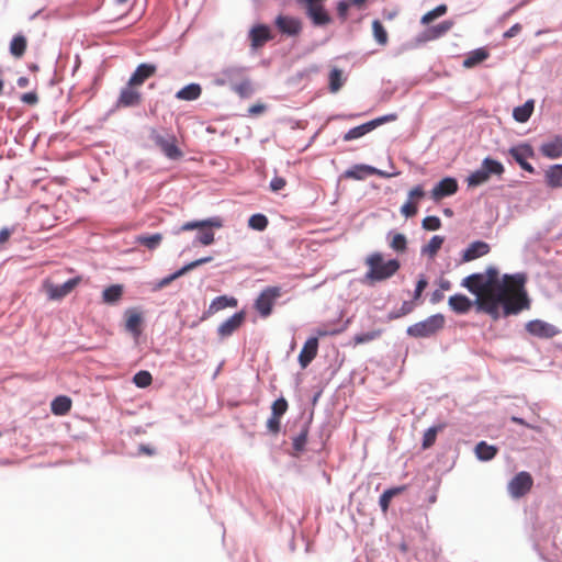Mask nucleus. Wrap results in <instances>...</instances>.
<instances>
[{
  "instance_id": "1",
  "label": "nucleus",
  "mask_w": 562,
  "mask_h": 562,
  "mask_svg": "<svg viewBox=\"0 0 562 562\" xmlns=\"http://www.w3.org/2000/svg\"><path fill=\"white\" fill-rule=\"evenodd\" d=\"M525 281L522 274L501 277L497 268L488 267L484 272L472 273L461 282L475 295L474 301L464 294H454L449 297L448 304L457 314H467L475 305L477 312L490 315L494 321L502 315H516L530 307Z\"/></svg>"
},
{
  "instance_id": "2",
  "label": "nucleus",
  "mask_w": 562,
  "mask_h": 562,
  "mask_svg": "<svg viewBox=\"0 0 562 562\" xmlns=\"http://www.w3.org/2000/svg\"><path fill=\"white\" fill-rule=\"evenodd\" d=\"M368 270L364 274V281L369 284L385 281L392 278L401 268L397 259L384 260L381 252H373L364 261Z\"/></svg>"
},
{
  "instance_id": "3",
  "label": "nucleus",
  "mask_w": 562,
  "mask_h": 562,
  "mask_svg": "<svg viewBox=\"0 0 562 562\" xmlns=\"http://www.w3.org/2000/svg\"><path fill=\"white\" fill-rule=\"evenodd\" d=\"M222 226V218L215 216L203 221L187 222L181 226V231L196 229V241L203 246H209L214 243V231Z\"/></svg>"
},
{
  "instance_id": "4",
  "label": "nucleus",
  "mask_w": 562,
  "mask_h": 562,
  "mask_svg": "<svg viewBox=\"0 0 562 562\" xmlns=\"http://www.w3.org/2000/svg\"><path fill=\"white\" fill-rule=\"evenodd\" d=\"M445 316L435 314L407 327L406 333L413 338H429L438 334L445 327Z\"/></svg>"
},
{
  "instance_id": "5",
  "label": "nucleus",
  "mask_w": 562,
  "mask_h": 562,
  "mask_svg": "<svg viewBox=\"0 0 562 562\" xmlns=\"http://www.w3.org/2000/svg\"><path fill=\"white\" fill-rule=\"evenodd\" d=\"M150 139L160 148L164 155L172 160H178L183 157L182 150L177 145V137L173 134L164 136L156 130L150 132Z\"/></svg>"
},
{
  "instance_id": "6",
  "label": "nucleus",
  "mask_w": 562,
  "mask_h": 562,
  "mask_svg": "<svg viewBox=\"0 0 562 562\" xmlns=\"http://www.w3.org/2000/svg\"><path fill=\"white\" fill-rule=\"evenodd\" d=\"M282 295L280 286H268L261 291L255 301V308L261 317L266 318L272 313L276 301Z\"/></svg>"
},
{
  "instance_id": "7",
  "label": "nucleus",
  "mask_w": 562,
  "mask_h": 562,
  "mask_svg": "<svg viewBox=\"0 0 562 562\" xmlns=\"http://www.w3.org/2000/svg\"><path fill=\"white\" fill-rule=\"evenodd\" d=\"M533 485V479L529 472L517 473L508 483V492L514 498H520L528 494Z\"/></svg>"
},
{
  "instance_id": "8",
  "label": "nucleus",
  "mask_w": 562,
  "mask_h": 562,
  "mask_svg": "<svg viewBox=\"0 0 562 562\" xmlns=\"http://www.w3.org/2000/svg\"><path fill=\"white\" fill-rule=\"evenodd\" d=\"M525 328L531 336L542 339H550L560 334V329L557 326L542 319L529 321Z\"/></svg>"
},
{
  "instance_id": "9",
  "label": "nucleus",
  "mask_w": 562,
  "mask_h": 562,
  "mask_svg": "<svg viewBox=\"0 0 562 562\" xmlns=\"http://www.w3.org/2000/svg\"><path fill=\"white\" fill-rule=\"evenodd\" d=\"M80 282V278H72L66 281L65 283L57 285L46 280L43 284L44 290L49 300L56 301L68 295Z\"/></svg>"
},
{
  "instance_id": "10",
  "label": "nucleus",
  "mask_w": 562,
  "mask_h": 562,
  "mask_svg": "<svg viewBox=\"0 0 562 562\" xmlns=\"http://www.w3.org/2000/svg\"><path fill=\"white\" fill-rule=\"evenodd\" d=\"M278 31L286 36H299L302 33L303 24L299 18L279 14L274 20Z\"/></svg>"
},
{
  "instance_id": "11",
  "label": "nucleus",
  "mask_w": 562,
  "mask_h": 562,
  "mask_svg": "<svg viewBox=\"0 0 562 562\" xmlns=\"http://www.w3.org/2000/svg\"><path fill=\"white\" fill-rule=\"evenodd\" d=\"M509 155L515 159V161L529 173L535 172V168L527 161L528 158L535 157V151L531 145L529 144H520L518 146H514L508 150Z\"/></svg>"
},
{
  "instance_id": "12",
  "label": "nucleus",
  "mask_w": 562,
  "mask_h": 562,
  "mask_svg": "<svg viewBox=\"0 0 562 562\" xmlns=\"http://www.w3.org/2000/svg\"><path fill=\"white\" fill-rule=\"evenodd\" d=\"M458 191V182L454 178L447 177L440 180L430 191L434 201H440Z\"/></svg>"
},
{
  "instance_id": "13",
  "label": "nucleus",
  "mask_w": 562,
  "mask_h": 562,
  "mask_svg": "<svg viewBox=\"0 0 562 562\" xmlns=\"http://www.w3.org/2000/svg\"><path fill=\"white\" fill-rule=\"evenodd\" d=\"M140 102H142L140 92L136 89L135 86H131L130 82H127V86L121 90L116 106L117 108L136 106Z\"/></svg>"
},
{
  "instance_id": "14",
  "label": "nucleus",
  "mask_w": 562,
  "mask_h": 562,
  "mask_svg": "<svg viewBox=\"0 0 562 562\" xmlns=\"http://www.w3.org/2000/svg\"><path fill=\"white\" fill-rule=\"evenodd\" d=\"M318 351V340L317 337H311L308 338L300 355H299V363L302 369H305L317 356Z\"/></svg>"
},
{
  "instance_id": "15",
  "label": "nucleus",
  "mask_w": 562,
  "mask_h": 562,
  "mask_svg": "<svg viewBox=\"0 0 562 562\" xmlns=\"http://www.w3.org/2000/svg\"><path fill=\"white\" fill-rule=\"evenodd\" d=\"M245 321V314L244 312L235 313L232 315L228 319H226L224 323H222L218 328L217 333L222 338L231 336L235 330H237Z\"/></svg>"
},
{
  "instance_id": "16",
  "label": "nucleus",
  "mask_w": 562,
  "mask_h": 562,
  "mask_svg": "<svg viewBox=\"0 0 562 562\" xmlns=\"http://www.w3.org/2000/svg\"><path fill=\"white\" fill-rule=\"evenodd\" d=\"M249 38L254 48L263 46L268 41L272 40L270 29L267 25L259 24L254 26L249 32Z\"/></svg>"
},
{
  "instance_id": "17",
  "label": "nucleus",
  "mask_w": 562,
  "mask_h": 562,
  "mask_svg": "<svg viewBox=\"0 0 562 562\" xmlns=\"http://www.w3.org/2000/svg\"><path fill=\"white\" fill-rule=\"evenodd\" d=\"M156 72V66L150 64H140L137 66L135 71L132 74L128 82L131 86H142L148 78L154 76Z\"/></svg>"
},
{
  "instance_id": "18",
  "label": "nucleus",
  "mask_w": 562,
  "mask_h": 562,
  "mask_svg": "<svg viewBox=\"0 0 562 562\" xmlns=\"http://www.w3.org/2000/svg\"><path fill=\"white\" fill-rule=\"evenodd\" d=\"M542 156L549 159H558L562 157V136H554L553 139L543 143L540 146Z\"/></svg>"
},
{
  "instance_id": "19",
  "label": "nucleus",
  "mask_w": 562,
  "mask_h": 562,
  "mask_svg": "<svg viewBox=\"0 0 562 562\" xmlns=\"http://www.w3.org/2000/svg\"><path fill=\"white\" fill-rule=\"evenodd\" d=\"M125 328L127 331H130L135 338H138L142 334V323L143 318L140 313H138L136 310H127L125 312Z\"/></svg>"
},
{
  "instance_id": "20",
  "label": "nucleus",
  "mask_w": 562,
  "mask_h": 562,
  "mask_svg": "<svg viewBox=\"0 0 562 562\" xmlns=\"http://www.w3.org/2000/svg\"><path fill=\"white\" fill-rule=\"evenodd\" d=\"M490 245L485 241H474L469 245V247L464 250L462 259L464 261H472L482 256H485L490 252Z\"/></svg>"
},
{
  "instance_id": "21",
  "label": "nucleus",
  "mask_w": 562,
  "mask_h": 562,
  "mask_svg": "<svg viewBox=\"0 0 562 562\" xmlns=\"http://www.w3.org/2000/svg\"><path fill=\"white\" fill-rule=\"evenodd\" d=\"M544 183L551 189L562 188V165H552L546 169Z\"/></svg>"
},
{
  "instance_id": "22",
  "label": "nucleus",
  "mask_w": 562,
  "mask_h": 562,
  "mask_svg": "<svg viewBox=\"0 0 562 562\" xmlns=\"http://www.w3.org/2000/svg\"><path fill=\"white\" fill-rule=\"evenodd\" d=\"M381 172L374 167L368 165H356L345 171L344 177L348 179L363 180L369 176L380 175Z\"/></svg>"
},
{
  "instance_id": "23",
  "label": "nucleus",
  "mask_w": 562,
  "mask_h": 562,
  "mask_svg": "<svg viewBox=\"0 0 562 562\" xmlns=\"http://www.w3.org/2000/svg\"><path fill=\"white\" fill-rule=\"evenodd\" d=\"M454 25V22L451 20L442 21L441 23L434 25L429 29H427L424 32V40L425 41H434L437 40L445 34H447Z\"/></svg>"
},
{
  "instance_id": "24",
  "label": "nucleus",
  "mask_w": 562,
  "mask_h": 562,
  "mask_svg": "<svg viewBox=\"0 0 562 562\" xmlns=\"http://www.w3.org/2000/svg\"><path fill=\"white\" fill-rule=\"evenodd\" d=\"M490 57V52L484 48L480 47L472 52H470L465 58L462 61V66L467 69L473 68L477 66L479 64L485 61Z\"/></svg>"
},
{
  "instance_id": "25",
  "label": "nucleus",
  "mask_w": 562,
  "mask_h": 562,
  "mask_svg": "<svg viewBox=\"0 0 562 562\" xmlns=\"http://www.w3.org/2000/svg\"><path fill=\"white\" fill-rule=\"evenodd\" d=\"M425 196L422 186L414 187L408 194V200L403 204L401 211H417L419 201Z\"/></svg>"
},
{
  "instance_id": "26",
  "label": "nucleus",
  "mask_w": 562,
  "mask_h": 562,
  "mask_svg": "<svg viewBox=\"0 0 562 562\" xmlns=\"http://www.w3.org/2000/svg\"><path fill=\"white\" fill-rule=\"evenodd\" d=\"M27 48V40L23 34H16L10 42V53L14 58H21Z\"/></svg>"
},
{
  "instance_id": "27",
  "label": "nucleus",
  "mask_w": 562,
  "mask_h": 562,
  "mask_svg": "<svg viewBox=\"0 0 562 562\" xmlns=\"http://www.w3.org/2000/svg\"><path fill=\"white\" fill-rule=\"evenodd\" d=\"M71 404L72 402L68 396H57L50 404L52 413L57 416H64L71 409Z\"/></svg>"
},
{
  "instance_id": "28",
  "label": "nucleus",
  "mask_w": 562,
  "mask_h": 562,
  "mask_svg": "<svg viewBox=\"0 0 562 562\" xmlns=\"http://www.w3.org/2000/svg\"><path fill=\"white\" fill-rule=\"evenodd\" d=\"M202 93L201 86L198 83H190L176 93L179 100L193 101L196 100Z\"/></svg>"
},
{
  "instance_id": "29",
  "label": "nucleus",
  "mask_w": 562,
  "mask_h": 562,
  "mask_svg": "<svg viewBox=\"0 0 562 562\" xmlns=\"http://www.w3.org/2000/svg\"><path fill=\"white\" fill-rule=\"evenodd\" d=\"M533 108H535L533 100H528L522 105L514 109L513 117L519 123H525L530 119V116L533 112Z\"/></svg>"
},
{
  "instance_id": "30",
  "label": "nucleus",
  "mask_w": 562,
  "mask_h": 562,
  "mask_svg": "<svg viewBox=\"0 0 562 562\" xmlns=\"http://www.w3.org/2000/svg\"><path fill=\"white\" fill-rule=\"evenodd\" d=\"M236 305L237 300L235 297H228L226 295L217 296L211 302L209 306V313L214 314L221 310L226 307H235Z\"/></svg>"
},
{
  "instance_id": "31",
  "label": "nucleus",
  "mask_w": 562,
  "mask_h": 562,
  "mask_svg": "<svg viewBox=\"0 0 562 562\" xmlns=\"http://www.w3.org/2000/svg\"><path fill=\"white\" fill-rule=\"evenodd\" d=\"M374 130V125L370 122L350 128L342 137L345 142H350L364 136Z\"/></svg>"
},
{
  "instance_id": "32",
  "label": "nucleus",
  "mask_w": 562,
  "mask_h": 562,
  "mask_svg": "<svg viewBox=\"0 0 562 562\" xmlns=\"http://www.w3.org/2000/svg\"><path fill=\"white\" fill-rule=\"evenodd\" d=\"M307 436H308V424L304 423L301 427L300 432L293 438V450H294L295 456H297L299 453H301L305 450V446L307 442Z\"/></svg>"
},
{
  "instance_id": "33",
  "label": "nucleus",
  "mask_w": 562,
  "mask_h": 562,
  "mask_svg": "<svg viewBox=\"0 0 562 562\" xmlns=\"http://www.w3.org/2000/svg\"><path fill=\"white\" fill-rule=\"evenodd\" d=\"M475 453L480 460L488 461L496 456L497 448L495 446L486 443L485 441H481L475 447Z\"/></svg>"
},
{
  "instance_id": "34",
  "label": "nucleus",
  "mask_w": 562,
  "mask_h": 562,
  "mask_svg": "<svg viewBox=\"0 0 562 562\" xmlns=\"http://www.w3.org/2000/svg\"><path fill=\"white\" fill-rule=\"evenodd\" d=\"M405 490H406V486L403 485V486H397V487H393V488H389V490L384 491L383 494L380 496V501H379L382 512L386 513L389 509L391 499L394 496L403 493Z\"/></svg>"
},
{
  "instance_id": "35",
  "label": "nucleus",
  "mask_w": 562,
  "mask_h": 562,
  "mask_svg": "<svg viewBox=\"0 0 562 562\" xmlns=\"http://www.w3.org/2000/svg\"><path fill=\"white\" fill-rule=\"evenodd\" d=\"M123 286L120 284L111 285L103 291L102 297L105 303L113 304L121 300Z\"/></svg>"
},
{
  "instance_id": "36",
  "label": "nucleus",
  "mask_w": 562,
  "mask_h": 562,
  "mask_svg": "<svg viewBox=\"0 0 562 562\" xmlns=\"http://www.w3.org/2000/svg\"><path fill=\"white\" fill-rule=\"evenodd\" d=\"M232 89L240 97L248 98L254 92V87L248 78H243L239 82L232 85Z\"/></svg>"
},
{
  "instance_id": "37",
  "label": "nucleus",
  "mask_w": 562,
  "mask_h": 562,
  "mask_svg": "<svg viewBox=\"0 0 562 562\" xmlns=\"http://www.w3.org/2000/svg\"><path fill=\"white\" fill-rule=\"evenodd\" d=\"M162 240V235L156 233L154 235H139L136 237V241L148 249L153 250L157 248Z\"/></svg>"
},
{
  "instance_id": "38",
  "label": "nucleus",
  "mask_w": 562,
  "mask_h": 562,
  "mask_svg": "<svg viewBox=\"0 0 562 562\" xmlns=\"http://www.w3.org/2000/svg\"><path fill=\"white\" fill-rule=\"evenodd\" d=\"M372 32H373V36L378 44H380L382 46L387 44V42H389L387 32L385 31L384 26L382 25V23L379 20H374L372 22Z\"/></svg>"
},
{
  "instance_id": "39",
  "label": "nucleus",
  "mask_w": 562,
  "mask_h": 562,
  "mask_svg": "<svg viewBox=\"0 0 562 562\" xmlns=\"http://www.w3.org/2000/svg\"><path fill=\"white\" fill-rule=\"evenodd\" d=\"M481 167L485 170L488 177L491 175L501 176L504 172V166L499 161L492 158H485Z\"/></svg>"
},
{
  "instance_id": "40",
  "label": "nucleus",
  "mask_w": 562,
  "mask_h": 562,
  "mask_svg": "<svg viewBox=\"0 0 562 562\" xmlns=\"http://www.w3.org/2000/svg\"><path fill=\"white\" fill-rule=\"evenodd\" d=\"M344 330L338 324H323L315 329L317 339L326 336H334L340 334Z\"/></svg>"
},
{
  "instance_id": "41",
  "label": "nucleus",
  "mask_w": 562,
  "mask_h": 562,
  "mask_svg": "<svg viewBox=\"0 0 562 562\" xmlns=\"http://www.w3.org/2000/svg\"><path fill=\"white\" fill-rule=\"evenodd\" d=\"M390 247L396 252H405L407 249V239L405 235L395 233L391 236Z\"/></svg>"
},
{
  "instance_id": "42",
  "label": "nucleus",
  "mask_w": 562,
  "mask_h": 562,
  "mask_svg": "<svg viewBox=\"0 0 562 562\" xmlns=\"http://www.w3.org/2000/svg\"><path fill=\"white\" fill-rule=\"evenodd\" d=\"M443 240L445 239L441 236H432L429 243L423 248V254H427L429 257L436 256L438 250L441 248Z\"/></svg>"
},
{
  "instance_id": "43",
  "label": "nucleus",
  "mask_w": 562,
  "mask_h": 562,
  "mask_svg": "<svg viewBox=\"0 0 562 562\" xmlns=\"http://www.w3.org/2000/svg\"><path fill=\"white\" fill-rule=\"evenodd\" d=\"M442 429H443V425H438V426L428 428L424 434L423 448L424 449L430 448L436 441L437 434L439 431H441Z\"/></svg>"
},
{
  "instance_id": "44",
  "label": "nucleus",
  "mask_w": 562,
  "mask_h": 562,
  "mask_svg": "<svg viewBox=\"0 0 562 562\" xmlns=\"http://www.w3.org/2000/svg\"><path fill=\"white\" fill-rule=\"evenodd\" d=\"M488 179H490V177L487 176L485 170L481 167L480 169L473 171L468 177L467 181L470 187H476V186H480V184L486 182Z\"/></svg>"
},
{
  "instance_id": "45",
  "label": "nucleus",
  "mask_w": 562,
  "mask_h": 562,
  "mask_svg": "<svg viewBox=\"0 0 562 562\" xmlns=\"http://www.w3.org/2000/svg\"><path fill=\"white\" fill-rule=\"evenodd\" d=\"M248 225L252 229L263 231L268 225V218L261 213H256L249 218Z\"/></svg>"
},
{
  "instance_id": "46",
  "label": "nucleus",
  "mask_w": 562,
  "mask_h": 562,
  "mask_svg": "<svg viewBox=\"0 0 562 562\" xmlns=\"http://www.w3.org/2000/svg\"><path fill=\"white\" fill-rule=\"evenodd\" d=\"M381 334H382L381 329L371 330L368 333H361L353 337V341L356 345L366 344V342H369V341H372V340L379 338L381 336Z\"/></svg>"
},
{
  "instance_id": "47",
  "label": "nucleus",
  "mask_w": 562,
  "mask_h": 562,
  "mask_svg": "<svg viewBox=\"0 0 562 562\" xmlns=\"http://www.w3.org/2000/svg\"><path fill=\"white\" fill-rule=\"evenodd\" d=\"M288 402L284 397H280L271 405V415L281 418L288 411Z\"/></svg>"
},
{
  "instance_id": "48",
  "label": "nucleus",
  "mask_w": 562,
  "mask_h": 562,
  "mask_svg": "<svg viewBox=\"0 0 562 562\" xmlns=\"http://www.w3.org/2000/svg\"><path fill=\"white\" fill-rule=\"evenodd\" d=\"M133 382L138 387H147L151 384L153 376L148 371L142 370L134 375Z\"/></svg>"
},
{
  "instance_id": "49",
  "label": "nucleus",
  "mask_w": 562,
  "mask_h": 562,
  "mask_svg": "<svg viewBox=\"0 0 562 562\" xmlns=\"http://www.w3.org/2000/svg\"><path fill=\"white\" fill-rule=\"evenodd\" d=\"M342 86L341 71L333 69L329 74V89L331 92H337Z\"/></svg>"
},
{
  "instance_id": "50",
  "label": "nucleus",
  "mask_w": 562,
  "mask_h": 562,
  "mask_svg": "<svg viewBox=\"0 0 562 562\" xmlns=\"http://www.w3.org/2000/svg\"><path fill=\"white\" fill-rule=\"evenodd\" d=\"M183 274H186V271L183 269V267L181 269H179L178 271H176L175 273L161 279L158 284H157V288L158 289H162L167 285H169L172 281H175L176 279L182 277Z\"/></svg>"
},
{
  "instance_id": "51",
  "label": "nucleus",
  "mask_w": 562,
  "mask_h": 562,
  "mask_svg": "<svg viewBox=\"0 0 562 562\" xmlns=\"http://www.w3.org/2000/svg\"><path fill=\"white\" fill-rule=\"evenodd\" d=\"M441 223L437 216H427L423 221V227L426 231H436L440 227Z\"/></svg>"
},
{
  "instance_id": "52",
  "label": "nucleus",
  "mask_w": 562,
  "mask_h": 562,
  "mask_svg": "<svg viewBox=\"0 0 562 562\" xmlns=\"http://www.w3.org/2000/svg\"><path fill=\"white\" fill-rule=\"evenodd\" d=\"M280 419L281 418L271 415L269 417V419L267 420V428L271 434L277 435L280 431V427H281Z\"/></svg>"
},
{
  "instance_id": "53",
  "label": "nucleus",
  "mask_w": 562,
  "mask_h": 562,
  "mask_svg": "<svg viewBox=\"0 0 562 562\" xmlns=\"http://www.w3.org/2000/svg\"><path fill=\"white\" fill-rule=\"evenodd\" d=\"M210 261H212V257H203V258L196 259V260L191 261L188 265L183 266V269L187 273V272L193 270L194 268L202 266L204 263H207Z\"/></svg>"
},
{
  "instance_id": "54",
  "label": "nucleus",
  "mask_w": 562,
  "mask_h": 562,
  "mask_svg": "<svg viewBox=\"0 0 562 562\" xmlns=\"http://www.w3.org/2000/svg\"><path fill=\"white\" fill-rule=\"evenodd\" d=\"M350 2L348 0H341L337 3V13L344 21L347 19Z\"/></svg>"
},
{
  "instance_id": "55",
  "label": "nucleus",
  "mask_w": 562,
  "mask_h": 562,
  "mask_svg": "<svg viewBox=\"0 0 562 562\" xmlns=\"http://www.w3.org/2000/svg\"><path fill=\"white\" fill-rule=\"evenodd\" d=\"M286 184V181L281 177H274L270 182V189L273 192L281 191Z\"/></svg>"
},
{
  "instance_id": "56",
  "label": "nucleus",
  "mask_w": 562,
  "mask_h": 562,
  "mask_svg": "<svg viewBox=\"0 0 562 562\" xmlns=\"http://www.w3.org/2000/svg\"><path fill=\"white\" fill-rule=\"evenodd\" d=\"M21 101L29 105H35L38 102V95L36 92L23 93L21 95Z\"/></svg>"
},
{
  "instance_id": "57",
  "label": "nucleus",
  "mask_w": 562,
  "mask_h": 562,
  "mask_svg": "<svg viewBox=\"0 0 562 562\" xmlns=\"http://www.w3.org/2000/svg\"><path fill=\"white\" fill-rule=\"evenodd\" d=\"M394 120H396V114H389V115H384V116L374 119V120L370 121V123H372L374 125V128H376L381 124L390 122V121H394Z\"/></svg>"
},
{
  "instance_id": "58",
  "label": "nucleus",
  "mask_w": 562,
  "mask_h": 562,
  "mask_svg": "<svg viewBox=\"0 0 562 562\" xmlns=\"http://www.w3.org/2000/svg\"><path fill=\"white\" fill-rule=\"evenodd\" d=\"M266 111V105L261 103L252 104L248 109L249 115H259L262 114Z\"/></svg>"
},
{
  "instance_id": "59",
  "label": "nucleus",
  "mask_w": 562,
  "mask_h": 562,
  "mask_svg": "<svg viewBox=\"0 0 562 562\" xmlns=\"http://www.w3.org/2000/svg\"><path fill=\"white\" fill-rule=\"evenodd\" d=\"M14 232V228H8L3 227L0 231V246H2L4 243H7L11 236V234Z\"/></svg>"
},
{
  "instance_id": "60",
  "label": "nucleus",
  "mask_w": 562,
  "mask_h": 562,
  "mask_svg": "<svg viewBox=\"0 0 562 562\" xmlns=\"http://www.w3.org/2000/svg\"><path fill=\"white\" fill-rule=\"evenodd\" d=\"M437 18H439V16L437 15L436 11L432 9L422 16L420 22H422V24H429Z\"/></svg>"
},
{
  "instance_id": "61",
  "label": "nucleus",
  "mask_w": 562,
  "mask_h": 562,
  "mask_svg": "<svg viewBox=\"0 0 562 562\" xmlns=\"http://www.w3.org/2000/svg\"><path fill=\"white\" fill-rule=\"evenodd\" d=\"M521 31V25L516 23L515 25H513L509 30H507L505 33H504V37L505 38H510V37H514L516 36L519 32Z\"/></svg>"
},
{
  "instance_id": "62",
  "label": "nucleus",
  "mask_w": 562,
  "mask_h": 562,
  "mask_svg": "<svg viewBox=\"0 0 562 562\" xmlns=\"http://www.w3.org/2000/svg\"><path fill=\"white\" fill-rule=\"evenodd\" d=\"M414 310V304L412 302H404L401 306V308L398 310L400 312V315L402 316H405L409 313H412Z\"/></svg>"
},
{
  "instance_id": "63",
  "label": "nucleus",
  "mask_w": 562,
  "mask_h": 562,
  "mask_svg": "<svg viewBox=\"0 0 562 562\" xmlns=\"http://www.w3.org/2000/svg\"><path fill=\"white\" fill-rule=\"evenodd\" d=\"M426 286H427V281L425 279L418 280V282L416 284V289H415V299H418L422 295V293Z\"/></svg>"
},
{
  "instance_id": "64",
  "label": "nucleus",
  "mask_w": 562,
  "mask_h": 562,
  "mask_svg": "<svg viewBox=\"0 0 562 562\" xmlns=\"http://www.w3.org/2000/svg\"><path fill=\"white\" fill-rule=\"evenodd\" d=\"M138 452L140 454H146V456H154L155 454V449L150 446H147V445H140L138 447Z\"/></svg>"
}]
</instances>
